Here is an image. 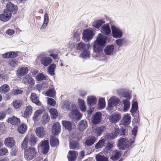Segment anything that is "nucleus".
I'll return each mask as SVG.
<instances>
[{
    "label": "nucleus",
    "instance_id": "1",
    "mask_svg": "<svg viewBox=\"0 0 161 161\" xmlns=\"http://www.w3.org/2000/svg\"><path fill=\"white\" fill-rule=\"evenodd\" d=\"M132 134L133 136V140L130 142L126 137L121 138L119 139L117 143V147L119 149L124 150L131 146L135 141V138L137 133V128L134 127L132 130Z\"/></svg>",
    "mask_w": 161,
    "mask_h": 161
},
{
    "label": "nucleus",
    "instance_id": "2",
    "mask_svg": "<svg viewBox=\"0 0 161 161\" xmlns=\"http://www.w3.org/2000/svg\"><path fill=\"white\" fill-rule=\"evenodd\" d=\"M37 153L36 148L34 147H30L24 152L25 158L27 161H30L34 159Z\"/></svg>",
    "mask_w": 161,
    "mask_h": 161
},
{
    "label": "nucleus",
    "instance_id": "3",
    "mask_svg": "<svg viewBox=\"0 0 161 161\" xmlns=\"http://www.w3.org/2000/svg\"><path fill=\"white\" fill-rule=\"evenodd\" d=\"M82 35V38L84 41L90 40L94 36L93 31L89 29L84 30Z\"/></svg>",
    "mask_w": 161,
    "mask_h": 161
},
{
    "label": "nucleus",
    "instance_id": "4",
    "mask_svg": "<svg viewBox=\"0 0 161 161\" xmlns=\"http://www.w3.org/2000/svg\"><path fill=\"white\" fill-rule=\"evenodd\" d=\"M39 146L41 147L42 152L43 154H46L48 152L50 147L48 140L42 141L40 143Z\"/></svg>",
    "mask_w": 161,
    "mask_h": 161
},
{
    "label": "nucleus",
    "instance_id": "5",
    "mask_svg": "<svg viewBox=\"0 0 161 161\" xmlns=\"http://www.w3.org/2000/svg\"><path fill=\"white\" fill-rule=\"evenodd\" d=\"M111 29L112 36L114 38H119L122 36L123 33L122 31L115 25L111 26Z\"/></svg>",
    "mask_w": 161,
    "mask_h": 161
},
{
    "label": "nucleus",
    "instance_id": "6",
    "mask_svg": "<svg viewBox=\"0 0 161 161\" xmlns=\"http://www.w3.org/2000/svg\"><path fill=\"white\" fill-rule=\"evenodd\" d=\"M11 15L10 11L8 9H5L3 14H0V20L3 22L7 21L10 19Z\"/></svg>",
    "mask_w": 161,
    "mask_h": 161
},
{
    "label": "nucleus",
    "instance_id": "7",
    "mask_svg": "<svg viewBox=\"0 0 161 161\" xmlns=\"http://www.w3.org/2000/svg\"><path fill=\"white\" fill-rule=\"evenodd\" d=\"M35 132L39 138H43L46 134V128L42 126H39L36 129Z\"/></svg>",
    "mask_w": 161,
    "mask_h": 161
},
{
    "label": "nucleus",
    "instance_id": "8",
    "mask_svg": "<svg viewBox=\"0 0 161 161\" xmlns=\"http://www.w3.org/2000/svg\"><path fill=\"white\" fill-rule=\"evenodd\" d=\"M121 118V115L120 113H115L110 116L109 118L110 121L112 123H116Z\"/></svg>",
    "mask_w": 161,
    "mask_h": 161
},
{
    "label": "nucleus",
    "instance_id": "9",
    "mask_svg": "<svg viewBox=\"0 0 161 161\" xmlns=\"http://www.w3.org/2000/svg\"><path fill=\"white\" fill-rule=\"evenodd\" d=\"M7 8L6 9H8L11 12H12L13 14H16L17 12L18 8L17 6L14 5L11 2L8 3L6 4Z\"/></svg>",
    "mask_w": 161,
    "mask_h": 161
},
{
    "label": "nucleus",
    "instance_id": "10",
    "mask_svg": "<svg viewBox=\"0 0 161 161\" xmlns=\"http://www.w3.org/2000/svg\"><path fill=\"white\" fill-rule=\"evenodd\" d=\"M24 84H28L30 86H33L35 84V81L33 78L29 75H27L23 79Z\"/></svg>",
    "mask_w": 161,
    "mask_h": 161
},
{
    "label": "nucleus",
    "instance_id": "11",
    "mask_svg": "<svg viewBox=\"0 0 161 161\" xmlns=\"http://www.w3.org/2000/svg\"><path fill=\"white\" fill-rule=\"evenodd\" d=\"M96 137L95 136H89L84 142V145L85 146H91L96 142Z\"/></svg>",
    "mask_w": 161,
    "mask_h": 161
},
{
    "label": "nucleus",
    "instance_id": "12",
    "mask_svg": "<svg viewBox=\"0 0 161 161\" xmlns=\"http://www.w3.org/2000/svg\"><path fill=\"white\" fill-rule=\"evenodd\" d=\"M4 144L8 147H13L15 144V142L12 137L6 138L5 139Z\"/></svg>",
    "mask_w": 161,
    "mask_h": 161
},
{
    "label": "nucleus",
    "instance_id": "13",
    "mask_svg": "<svg viewBox=\"0 0 161 161\" xmlns=\"http://www.w3.org/2000/svg\"><path fill=\"white\" fill-rule=\"evenodd\" d=\"M29 71L27 67H22L18 69L16 72L17 75L19 76H22L26 75Z\"/></svg>",
    "mask_w": 161,
    "mask_h": 161
},
{
    "label": "nucleus",
    "instance_id": "14",
    "mask_svg": "<svg viewBox=\"0 0 161 161\" xmlns=\"http://www.w3.org/2000/svg\"><path fill=\"white\" fill-rule=\"evenodd\" d=\"M8 122L12 125L17 126L20 124V120L19 119L13 116L8 118Z\"/></svg>",
    "mask_w": 161,
    "mask_h": 161
},
{
    "label": "nucleus",
    "instance_id": "15",
    "mask_svg": "<svg viewBox=\"0 0 161 161\" xmlns=\"http://www.w3.org/2000/svg\"><path fill=\"white\" fill-rule=\"evenodd\" d=\"M102 118V114L100 112H96L94 115L92 119V122L93 124L96 125L99 123Z\"/></svg>",
    "mask_w": 161,
    "mask_h": 161
},
{
    "label": "nucleus",
    "instance_id": "16",
    "mask_svg": "<svg viewBox=\"0 0 161 161\" xmlns=\"http://www.w3.org/2000/svg\"><path fill=\"white\" fill-rule=\"evenodd\" d=\"M18 55L17 52H8L2 54V57L5 58H13L16 57Z\"/></svg>",
    "mask_w": 161,
    "mask_h": 161
},
{
    "label": "nucleus",
    "instance_id": "17",
    "mask_svg": "<svg viewBox=\"0 0 161 161\" xmlns=\"http://www.w3.org/2000/svg\"><path fill=\"white\" fill-rule=\"evenodd\" d=\"M61 130V126L58 122H55L53 124L52 127V131L53 133L55 135L59 134Z\"/></svg>",
    "mask_w": 161,
    "mask_h": 161
},
{
    "label": "nucleus",
    "instance_id": "18",
    "mask_svg": "<svg viewBox=\"0 0 161 161\" xmlns=\"http://www.w3.org/2000/svg\"><path fill=\"white\" fill-rule=\"evenodd\" d=\"M50 143L51 147H55L59 145V141L57 138L52 136L50 138Z\"/></svg>",
    "mask_w": 161,
    "mask_h": 161
},
{
    "label": "nucleus",
    "instance_id": "19",
    "mask_svg": "<svg viewBox=\"0 0 161 161\" xmlns=\"http://www.w3.org/2000/svg\"><path fill=\"white\" fill-rule=\"evenodd\" d=\"M30 98L32 103H35L37 105H41L42 103L39 101V98L36 93H31Z\"/></svg>",
    "mask_w": 161,
    "mask_h": 161
},
{
    "label": "nucleus",
    "instance_id": "20",
    "mask_svg": "<svg viewBox=\"0 0 161 161\" xmlns=\"http://www.w3.org/2000/svg\"><path fill=\"white\" fill-rule=\"evenodd\" d=\"M87 127V121L86 120H82L78 123L77 129L79 131H82L85 130Z\"/></svg>",
    "mask_w": 161,
    "mask_h": 161
},
{
    "label": "nucleus",
    "instance_id": "21",
    "mask_svg": "<svg viewBox=\"0 0 161 161\" xmlns=\"http://www.w3.org/2000/svg\"><path fill=\"white\" fill-rule=\"evenodd\" d=\"M41 62L44 66H47L51 64L52 62V59L49 57H45L41 59Z\"/></svg>",
    "mask_w": 161,
    "mask_h": 161
},
{
    "label": "nucleus",
    "instance_id": "22",
    "mask_svg": "<svg viewBox=\"0 0 161 161\" xmlns=\"http://www.w3.org/2000/svg\"><path fill=\"white\" fill-rule=\"evenodd\" d=\"M68 154V158L69 160L70 161H74L77 158L78 152L76 151L70 150L69 151Z\"/></svg>",
    "mask_w": 161,
    "mask_h": 161
},
{
    "label": "nucleus",
    "instance_id": "23",
    "mask_svg": "<svg viewBox=\"0 0 161 161\" xmlns=\"http://www.w3.org/2000/svg\"><path fill=\"white\" fill-rule=\"evenodd\" d=\"M33 111V107L31 105L27 106L24 112L23 116L25 118L28 117L32 114Z\"/></svg>",
    "mask_w": 161,
    "mask_h": 161
},
{
    "label": "nucleus",
    "instance_id": "24",
    "mask_svg": "<svg viewBox=\"0 0 161 161\" xmlns=\"http://www.w3.org/2000/svg\"><path fill=\"white\" fill-rule=\"evenodd\" d=\"M89 44H86L82 42H80L78 43L76 47V49L77 50H80V51L88 49L90 47Z\"/></svg>",
    "mask_w": 161,
    "mask_h": 161
},
{
    "label": "nucleus",
    "instance_id": "25",
    "mask_svg": "<svg viewBox=\"0 0 161 161\" xmlns=\"http://www.w3.org/2000/svg\"><path fill=\"white\" fill-rule=\"evenodd\" d=\"M27 129L26 125L25 123H22L18 127L17 130L19 133L24 134L26 132Z\"/></svg>",
    "mask_w": 161,
    "mask_h": 161
},
{
    "label": "nucleus",
    "instance_id": "26",
    "mask_svg": "<svg viewBox=\"0 0 161 161\" xmlns=\"http://www.w3.org/2000/svg\"><path fill=\"white\" fill-rule=\"evenodd\" d=\"M131 117L129 114H125L122 119L123 124L125 126L129 125L131 121Z\"/></svg>",
    "mask_w": 161,
    "mask_h": 161
},
{
    "label": "nucleus",
    "instance_id": "27",
    "mask_svg": "<svg viewBox=\"0 0 161 161\" xmlns=\"http://www.w3.org/2000/svg\"><path fill=\"white\" fill-rule=\"evenodd\" d=\"M72 117L74 119H79L82 116V114L76 110H72L71 111Z\"/></svg>",
    "mask_w": 161,
    "mask_h": 161
},
{
    "label": "nucleus",
    "instance_id": "28",
    "mask_svg": "<svg viewBox=\"0 0 161 161\" xmlns=\"http://www.w3.org/2000/svg\"><path fill=\"white\" fill-rule=\"evenodd\" d=\"M105 129V126L102 125L95 128L94 129V132L97 136H99L102 134V133Z\"/></svg>",
    "mask_w": 161,
    "mask_h": 161
},
{
    "label": "nucleus",
    "instance_id": "29",
    "mask_svg": "<svg viewBox=\"0 0 161 161\" xmlns=\"http://www.w3.org/2000/svg\"><path fill=\"white\" fill-rule=\"evenodd\" d=\"M114 46L113 45L107 46L105 47L104 50L106 55H111L114 52Z\"/></svg>",
    "mask_w": 161,
    "mask_h": 161
},
{
    "label": "nucleus",
    "instance_id": "30",
    "mask_svg": "<svg viewBox=\"0 0 161 161\" xmlns=\"http://www.w3.org/2000/svg\"><path fill=\"white\" fill-rule=\"evenodd\" d=\"M56 67V65L55 64H52L48 67L47 71L49 74L51 76L55 75V69Z\"/></svg>",
    "mask_w": 161,
    "mask_h": 161
},
{
    "label": "nucleus",
    "instance_id": "31",
    "mask_svg": "<svg viewBox=\"0 0 161 161\" xmlns=\"http://www.w3.org/2000/svg\"><path fill=\"white\" fill-rule=\"evenodd\" d=\"M10 91V87L7 84H4L0 87V93L6 94Z\"/></svg>",
    "mask_w": 161,
    "mask_h": 161
},
{
    "label": "nucleus",
    "instance_id": "32",
    "mask_svg": "<svg viewBox=\"0 0 161 161\" xmlns=\"http://www.w3.org/2000/svg\"><path fill=\"white\" fill-rule=\"evenodd\" d=\"M119 129L117 126L115 127L114 130L109 135L110 138L111 139H113L116 138L119 134Z\"/></svg>",
    "mask_w": 161,
    "mask_h": 161
},
{
    "label": "nucleus",
    "instance_id": "33",
    "mask_svg": "<svg viewBox=\"0 0 161 161\" xmlns=\"http://www.w3.org/2000/svg\"><path fill=\"white\" fill-rule=\"evenodd\" d=\"M97 99L96 98L93 96L88 97L87 99L88 104L91 106L94 105L97 103Z\"/></svg>",
    "mask_w": 161,
    "mask_h": 161
},
{
    "label": "nucleus",
    "instance_id": "34",
    "mask_svg": "<svg viewBox=\"0 0 161 161\" xmlns=\"http://www.w3.org/2000/svg\"><path fill=\"white\" fill-rule=\"evenodd\" d=\"M105 140L103 138H101L95 144V147L96 149H98L102 148L103 147L105 144Z\"/></svg>",
    "mask_w": 161,
    "mask_h": 161
},
{
    "label": "nucleus",
    "instance_id": "35",
    "mask_svg": "<svg viewBox=\"0 0 161 161\" xmlns=\"http://www.w3.org/2000/svg\"><path fill=\"white\" fill-rule=\"evenodd\" d=\"M69 146L70 148L72 149H78L80 148L79 142L78 141L73 140L70 142Z\"/></svg>",
    "mask_w": 161,
    "mask_h": 161
},
{
    "label": "nucleus",
    "instance_id": "36",
    "mask_svg": "<svg viewBox=\"0 0 161 161\" xmlns=\"http://www.w3.org/2000/svg\"><path fill=\"white\" fill-rule=\"evenodd\" d=\"M119 102V99H115L112 97L110 98L108 102V109L109 110H111L112 109V105L116 103L118 104Z\"/></svg>",
    "mask_w": 161,
    "mask_h": 161
},
{
    "label": "nucleus",
    "instance_id": "37",
    "mask_svg": "<svg viewBox=\"0 0 161 161\" xmlns=\"http://www.w3.org/2000/svg\"><path fill=\"white\" fill-rule=\"evenodd\" d=\"M62 124L65 129H67L69 131L71 130L72 124L71 123L68 121L63 120L62 122Z\"/></svg>",
    "mask_w": 161,
    "mask_h": 161
},
{
    "label": "nucleus",
    "instance_id": "38",
    "mask_svg": "<svg viewBox=\"0 0 161 161\" xmlns=\"http://www.w3.org/2000/svg\"><path fill=\"white\" fill-rule=\"evenodd\" d=\"M23 104V102L22 100H16L13 101V105L14 107L16 109L20 108Z\"/></svg>",
    "mask_w": 161,
    "mask_h": 161
},
{
    "label": "nucleus",
    "instance_id": "39",
    "mask_svg": "<svg viewBox=\"0 0 161 161\" xmlns=\"http://www.w3.org/2000/svg\"><path fill=\"white\" fill-rule=\"evenodd\" d=\"M51 118L52 119H56L58 116V113L57 110L54 108H51L49 109Z\"/></svg>",
    "mask_w": 161,
    "mask_h": 161
},
{
    "label": "nucleus",
    "instance_id": "40",
    "mask_svg": "<svg viewBox=\"0 0 161 161\" xmlns=\"http://www.w3.org/2000/svg\"><path fill=\"white\" fill-rule=\"evenodd\" d=\"M37 137L34 135H31L29 139V144L31 146H34L36 143Z\"/></svg>",
    "mask_w": 161,
    "mask_h": 161
},
{
    "label": "nucleus",
    "instance_id": "41",
    "mask_svg": "<svg viewBox=\"0 0 161 161\" xmlns=\"http://www.w3.org/2000/svg\"><path fill=\"white\" fill-rule=\"evenodd\" d=\"M102 30L107 35H109L111 32L109 25L108 23L104 25L102 27Z\"/></svg>",
    "mask_w": 161,
    "mask_h": 161
},
{
    "label": "nucleus",
    "instance_id": "42",
    "mask_svg": "<svg viewBox=\"0 0 161 161\" xmlns=\"http://www.w3.org/2000/svg\"><path fill=\"white\" fill-rule=\"evenodd\" d=\"M105 22V21L103 19L97 20L93 23V26L95 28L99 29L100 26Z\"/></svg>",
    "mask_w": 161,
    "mask_h": 161
},
{
    "label": "nucleus",
    "instance_id": "43",
    "mask_svg": "<svg viewBox=\"0 0 161 161\" xmlns=\"http://www.w3.org/2000/svg\"><path fill=\"white\" fill-rule=\"evenodd\" d=\"M93 50L95 52L99 54L102 52L103 49V46L95 43L93 45Z\"/></svg>",
    "mask_w": 161,
    "mask_h": 161
},
{
    "label": "nucleus",
    "instance_id": "44",
    "mask_svg": "<svg viewBox=\"0 0 161 161\" xmlns=\"http://www.w3.org/2000/svg\"><path fill=\"white\" fill-rule=\"evenodd\" d=\"M130 99H125L122 101V103L124 104V111H127L129 108L130 106Z\"/></svg>",
    "mask_w": 161,
    "mask_h": 161
},
{
    "label": "nucleus",
    "instance_id": "45",
    "mask_svg": "<svg viewBox=\"0 0 161 161\" xmlns=\"http://www.w3.org/2000/svg\"><path fill=\"white\" fill-rule=\"evenodd\" d=\"M96 44L100 46L104 47L106 43V39L105 38L99 37H97V42L95 43Z\"/></svg>",
    "mask_w": 161,
    "mask_h": 161
},
{
    "label": "nucleus",
    "instance_id": "46",
    "mask_svg": "<svg viewBox=\"0 0 161 161\" xmlns=\"http://www.w3.org/2000/svg\"><path fill=\"white\" fill-rule=\"evenodd\" d=\"M79 105L80 109L82 112L85 111L86 110V107L85 106L84 101L80 98L78 99Z\"/></svg>",
    "mask_w": 161,
    "mask_h": 161
},
{
    "label": "nucleus",
    "instance_id": "47",
    "mask_svg": "<svg viewBox=\"0 0 161 161\" xmlns=\"http://www.w3.org/2000/svg\"><path fill=\"white\" fill-rule=\"evenodd\" d=\"M28 142L29 138L28 136H26L21 144V147L23 149L25 150L27 149Z\"/></svg>",
    "mask_w": 161,
    "mask_h": 161
},
{
    "label": "nucleus",
    "instance_id": "48",
    "mask_svg": "<svg viewBox=\"0 0 161 161\" xmlns=\"http://www.w3.org/2000/svg\"><path fill=\"white\" fill-rule=\"evenodd\" d=\"M50 120V117L48 114H45L42 116L41 121L43 125H45L48 123Z\"/></svg>",
    "mask_w": 161,
    "mask_h": 161
},
{
    "label": "nucleus",
    "instance_id": "49",
    "mask_svg": "<svg viewBox=\"0 0 161 161\" xmlns=\"http://www.w3.org/2000/svg\"><path fill=\"white\" fill-rule=\"evenodd\" d=\"M96 161H108V158L100 153L98 154L95 157Z\"/></svg>",
    "mask_w": 161,
    "mask_h": 161
},
{
    "label": "nucleus",
    "instance_id": "50",
    "mask_svg": "<svg viewBox=\"0 0 161 161\" xmlns=\"http://www.w3.org/2000/svg\"><path fill=\"white\" fill-rule=\"evenodd\" d=\"M47 96L54 97L55 96L56 92L53 88L48 90L46 92Z\"/></svg>",
    "mask_w": 161,
    "mask_h": 161
},
{
    "label": "nucleus",
    "instance_id": "51",
    "mask_svg": "<svg viewBox=\"0 0 161 161\" xmlns=\"http://www.w3.org/2000/svg\"><path fill=\"white\" fill-rule=\"evenodd\" d=\"M98 106L100 109H103L105 107V102L104 98H101L99 99Z\"/></svg>",
    "mask_w": 161,
    "mask_h": 161
},
{
    "label": "nucleus",
    "instance_id": "52",
    "mask_svg": "<svg viewBox=\"0 0 161 161\" xmlns=\"http://www.w3.org/2000/svg\"><path fill=\"white\" fill-rule=\"evenodd\" d=\"M121 155L120 152L119 151H117L114 154L112 155L110 158L113 161L116 160L120 158Z\"/></svg>",
    "mask_w": 161,
    "mask_h": 161
},
{
    "label": "nucleus",
    "instance_id": "53",
    "mask_svg": "<svg viewBox=\"0 0 161 161\" xmlns=\"http://www.w3.org/2000/svg\"><path fill=\"white\" fill-rule=\"evenodd\" d=\"M80 56L83 58L86 57L89 58L90 57V52L87 50V49H86L83 51L80 55Z\"/></svg>",
    "mask_w": 161,
    "mask_h": 161
},
{
    "label": "nucleus",
    "instance_id": "54",
    "mask_svg": "<svg viewBox=\"0 0 161 161\" xmlns=\"http://www.w3.org/2000/svg\"><path fill=\"white\" fill-rule=\"evenodd\" d=\"M42 113L43 111L42 109H40L37 110L34 113L33 117V119L34 120H36L38 119L39 116L42 114Z\"/></svg>",
    "mask_w": 161,
    "mask_h": 161
},
{
    "label": "nucleus",
    "instance_id": "55",
    "mask_svg": "<svg viewBox=\"0 0 161 161\" xmlns=\"http://www.w3.org/2000/svg\"><path fill=\"white\" fill-rule=\"evenodd\" d=\"M46 79V76L42 73H39L36 76V79L37 81H41L45 80Z\"/></svg>",
    "mask_w": 161,
    "mask_h": 161
},
{
    "label": "nucleus",
    "instance_id": "56",
    "mask_svg": "<svg viewBox=\"0 0 161 161\" xmlns=\"http://www.w3.org/2000/svg\"><path fill=\"white\" fill-rule=\"evenodd\" d=\"M18 63V61L15 59L9 60V64L12 67H15L17 66Z\"/></svg>",
    "mask_w": 161,
    "mask_h": 161
},
{
    "label": "nucleus",
    "instance_id": "57",
    "mask_svg": "<svg viewBox=\"0 0 161 161\" xmlns=\"http://www.w3.org/2000/svg\"><path fill=\"white\" fill-rule=\"evenodd\" d=\"M138 108V104L136 102H134L132 105V108L131 110V111L132 113L135 112L137 110Z\"/></svg>",
    "mask_w": 161,
    "mask_h": 161
},
{
    "label": "nucleus",
    "instance_id": "58",
    "mask_svg": "<svg viewBox=\"0 0 161 161\" xmlns=\"http://www.w3.org/2000/svg\"><path fill=\"white\" fill-rule=\"evenodd\" d=\"M48 103L50 105L53 106H55L56 102L54 100L51 98H48Z\"/></svg>",
    "mask_w": 161,
    "mask_h": 161
},
{
    "label": "nucleus",
    "instance_id": "59",
    "mask_svg": "<svg viewBox=\"0 0 161 161\" xmlns=\"http://www.w3.org/2000/svg\"><path fill=\"white\" fill-rule=\"evenodd\" d=\"M7 153L8 150L6 148L4 147L0 149V156L5 155Z\"/></svg>",
    "mask_w": 161,
    "mask_h": 161
},
{
    "label": "nucleus",
    "instance_id": "60",
    "mask_svg": "<svg viewBox=\"0 0 161 161\" xmlns=\"http://www.w3.org/2000/svg\"><path fill=\"white\" fill-rule=\"evenodd\" d=\"M122 97H123L127 98L129 99H130L131 98V96L128 93L124 92L122 94Z\"/></svg>",
    "mask_w": 161,
    "mask_h": 161
},
{
    "label": "nucleus",
    "instance_id": "61",
    "mask_svg": "<svg viewBox=\"0 0 161 161\" xmlns=\"http://www.w3.org/2000/svg\"><path fill=\"white\" fill-rule=\"evenodd\" d=\"M23 91L19 89H15L12 91L14 95L21 94Z\"/></svg>",
    "mask_w": 161,
    "mask_h": 161
},
{
    "label": "nucleus",
    "instance_id": "62",
    "mask_svg": "<svg viewBox=\"0 0 161 161\" xmlns=\"http://www.w3.org/2000/svg\"><path fill=\"white\" fill-rule=\"evenodd\" d=\"M15 33V31L11 29H9L6 31V33L10 36L13 35Z\"/></svg>",
    "mask_w": 161,
    "mask_h": 161
},
{
    "label": "nucleus",
    "instance_id": "63",
    "mask_svg": "<svg viewBox=\"0 0 161 161\" xmlns=\"http://www.w3.org/2000/svg\"><path fill=\"white\" fill-rule=\"evenodd\" d=\"M86 92L85 91L81 90L79 91V96L83 98L86 95Z\"/></svg>",
    "mask_w": 161,
    "mask_h": 161
},
{
    "label": "nucleus",
    "instance_id": "64",
    "mask_svg": "<svg viewBox=\"0 0 161 161\" xmlns=\"http://www.w3.org/2000/svg\"><path fill=\"white\" fill-rule=\"evenodd\" d=\"M64 106L65 107H63V108H66L67 109L69 110L70 109V103L68 102H65L64 103Z\"/></svg>",
    "mask_w": 161,
    "mask_h": 161
}]
</instances>
